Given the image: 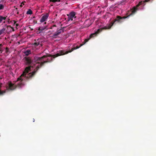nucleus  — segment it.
Returning <instances> with one entry per match:
<instances>
[{
  "mask_svg": "<svg viewBox=\"0 0 156 156\" xmlns=\"http://www.w3.org/2000/svg\"><path fill=\"white\" fill-rule=\"evenodd\" d=\"M25 60L24 62L27 65L29 66L26 67L23 73L20 76L18 79H20L22 76H24L27 80H29L33 77L36 73L38 69L40 68L39 64L37 66L36 68L34 69V71L32 72L27 74L30 71V69L34 68V64L30 58L29 57H25L24 58ZM35 65V64H34Z\"/></svg>",
  "mask_w": 156,
  "mask_h": 156,
  "instance_id": "1",
  "label": "nucleus"
},
{
  "mask_svg": "<svg viewBox=\"0 0 156 156\" xmlns=\"http://www.w3.org/2000/svg\"><path fill=\"white\" fill-rule=\"evenodd\" d=\"M55 55V54L54 55H49L48 56L50 57V58H48L47 60L45 61H44V59L47 57L46 55H44L41 57H36L35 58V62L36 63V64H39V66L40 68L43 66L44 63L52 62L53 60L52 58H54L52 55Z\"/></svg>",
  "mask_w": 156,
  "mask_h": 156,
  "instance_id": "2",
  "label": "nucleus"
},
{
  "mask_svg": "<svg viewBox=\"0 0 156 156\" xmlns=\"http://www.w3.org/2000/svg\"><path fill=\"white\" fill-rule=\"evenodd\" d=\"M20 77L17 78V82H18L16 85H15L14 84L12 83L11 82H9L8 83V89L11 90H13L15 89L16 87L18 88H21L23 87L25 83L23 81L26 80L24 76H22L20 79H18Z\"/></svg>",
  "mask_w": 156,
  "mask_h": 156,
  "instance_id": "3",
  "label": "nucleus"
},
{
  "mask_svg": "<svg viewBox=\"0 0 156 156\" xmlns=\"http://www.w3.org/2000/svg\"><path fill=\"white\" fill-rule=\"evenodd\" d=\"M89 40V39H85L84 41L83 42V43L81 44H80L79 46H76V47L74 48H72L71 50L67 51H65L64 50H59L58 52L55 55H52L54 58L58 56L63 55L65 54H67L69 53H70L73 51L74 50L78 49L81 46H83V45L84 44L87 42Z\"/></svg>",
  "mask_w": 156,
  "mask_h": 156,
  "instance_id": "4",
  "label": "nucleus"
},
{
  "mask_svg": "<svg viewBox=\"0 0 156 156\" xmlns=\"http://www.w3.org/2000/svg\"><path fill=\"white\" fill-rule=\"evenodd\" d=\"M128 17V16H127L121 17L119 16H117L116 19L108 24V27H107L108 29H110L114 24H116V23H121L124 21V19Z\"/></svg>",
  "mask_w": 156,
  "mask_h": 156,
  "instance_id": "5",
  "label": "nucleus"
},
{
  "mask_svg": "<svg viewBox=\"0 0 156 156\" xmlns=\"http://www.w3.org/2000/svg\"><path fill=\"white\" fill-rule=\"evenodd\" d=\"M106 29H108V28L107 26L101 27V28L98 29L95 33L91 34L90 35V37L88 39H90V38L94 37V36H96L98 34L101 32L102 30Z\"/></svg>",
  "mask_w": 156,
  "mask_h": 156,
  "instance_id": "6",
  "label": "nucleus"
},
{
  "mask_svg": "<svg viewBox=\"0 0 156 156\" xmlns=\"http://www.w3.org/2000/svg\"><path fill=\"white\" fill-rule=\"evenodd\" d=\"M76 13L74 12H72L70 13L69 15H67L68 16V20H73V18H76V17L75 16Z\"/></svg>",
  "mask_w": 156,
  "mask_h": 156,
  "instance_id": "7",
  "label": "nucleus"
},
{
  "mask_svg": "<svg viewBox=\"0 0 156 156\" xmlns=\"http://www.w3.org/2000/svg\"><path fill=\"white\" fill-rule=\"evenodd\" d=\"M49 16V14L46 13L45 15L43 16L41 18L40 21L43 23L47 20Z\"/></svg>",
  "mask_w": 156,
  "mask_h": 156,
  "instance_id": "8",
  "label": "nucleus"
},
{
  "mask_svg": "<svg viewBox=\"0 0 156 156\" xmlns=\"http://www.w3.org/2000/svg\"><path fill=\"white\" fill-rule=\"evenodd\" d=\"M34 41V42L33 45H34L35 46H37L40 44L41 40L39 39H38L37 40H35Z\"/></svg>",
  "mask_w": 156,
  "mask_h": 156,
  "instance_id": "9",
  "label": "nucleus"
},
{
  "mask_svg": "<svg viewBox=\"0 0 156 156\" xmlns=\"http://www.w3.org/2000/svg\"><path fill=\"white\" fill-rule=\"evenodd\" d=\"M40 24L41 26H40L39 27L38 30L41 31H42L43 30L45 29L46 28L47 26H42V25L44 24L43 23L42 24V23H41Z\"/></svg>",
  "mask_w": 156,
  "mask_h": 156,
  "instance_id": "10",
  "label": "nucleus"
},
{
  "mask_svg": "<svg viewBox=\"0 0 156 156\" xmlns=\"http://www.w3.org/2000/svg\"><path fill=\"white\" fill-rule=\"evenodd\" d=\"M137 10V8L135 7H133V8L132 9L131 13L127 16H128V17L130 16L133 15L136 12Z\"/></svg>",
  "mask_w": 156,
  "mask_h": 156,
  "instance_id": "11",
  "label": "nucleus"
},
{
  "mask_svg": "<svg viewBox=\"0 0 156 156\" xmlns=\"http://www.w3.org/2000/svg\"><path fill=\"white\" fill-rule=\"evenodd\" d=\"M150 0H145L144 1H141L137 5L138 7L140 5H145V2H149Z\"/></svg>",
  "mask_w": 156,
  "mask_h": 156,
  "instance_id": "12",
  "label": "nucleus"
},
{
  "mask_svg": "<svg viewBox=\"0 0 156 156\" xmlns=\"http://www.w3.org/2000/svg\"><path fill=\"white\" fill-rule=\"evenodd\" d=\"M59 33L57 31L55 33L53 34L51 37L53 38H56L59 35Z\"/></svg>",
  "mask_w": 156,
  "mask_h": 156,
  "instance_id": "13",
  "label": "nucleus"
},
{
  "mask_svg": "<svg viewBox=\"0 0 156 156\" xmlns=\"http://www.w3.org/2000/svg\"><path fill=\"white\" fill-rule=\"evenodd\" d=\"M24 53L25 54V56H28L29 55L31 54V51L30 50H28L24 52Z\"/></svg>",
  "mask_w": 156,
  "mask_h": 156,
  "instance_id": "14",
  "label": "nucleus"
},
{
  "mask_svg": "<svg viewBox=\"0 0 156 156\" xmlns=\"http://www.w3.org/2000/svg\"><path fill=\"white\" fill-rule=\"evenodd\" d=\"M1 87L2 86L0 85V96L3 95L6 92L5 90H1Z\"/></svg>",
  "mask_w": 156,
  "mask_h": 156,
  "instance_id": "15",
  "label": "nucleus"
},
{
  "mask_svg": "<svg viewBox=\"0 0 156 156\" xmlns=\"http://www.w3.org/2000/svg\"><path fill=\"white\" fill-rule=\"evenodd\" d=\"M5 28L3 27L2 29L0 30V35L5 33Z\"/></svg>",
  "mask_w": 156,
  "mask_h": 156,
  "instance_id": "16",
  "label": "nucleus"
},
{
  "mask_svg": "<svg viewBox=\"0 0 156 156\" xmlns=\"http://www.w3.org/2000/svg\"><path fill=\"white\" fill-rule=\"evenodd\" d=\"M57 30L58 31L60 34L64 32V30L62 28H61L59 29H58Z\"/></svg>",
  "mask_w": 156,
  "mask_h": 156,
  "instance_id": "17",
  "label": "nucleus"
},
{
  "mask_svg": "<svg viewBox=\"0 0 156 156\" xmlns=\"http://www.w3.org/2000/svg\"><path fill=\"white\" fill-rule=\"evenodd\" d=\"M33 12L30 9H29L27 12V14L31 15L32 14Z\"/></svg>",
  "mask_w": 156,
  "mask_h": 156,
  "instance_id": "18",
  "label": "nucleus"
},
{
  "mask_svg": "<svg viewBox=\"0 0 156 156\" xmlns=\"http://www.w3.org/2000/svg\"><path fill=\"white\" fill-rule=\"evenodd\" d=\"M61 0H49V2H60Z\"/></svg>",
  "mask_w": 156,
  "mask_h": 156,
  "instance_id": "19",
  "label": "nucleus"
},
{
  "mask_svg": "<svg viewBox=\"0 0 156 156\" xmlns=\"http://www.w3.org/2000/svg\"><path fill=\"white\" fill-rule=\"evenodd\" d=\"M4 5L1 4H0V10L4 8Z\"/></svg>",
  "mask_w": 156,
  "mask_h": 156,
  "instance_id": "20",
  "label": "nucleus"
},
{
  "mask_svg": "<svg viewBox=\"0 0 156 156\" xmlns=\"http://www.w3.org/2000/svg\"><path fill=\"white\" fill-rule=\"evenodd\" d=\"M7 27L8 28V27H10V28H11L12 29V31H14V29L13 28V27H12L10 25H8L7 26Z\"/></svg>",
  "mask_w": 156,
  "mask_h": 156,
  "instance_id": "21",
  "label": "nucleus"
},
{
  "mask_svg": "<svg viewBox=\"0 0 156 156\" xmlns=\"http://www.w3.org/2000/svg\"><path fill=\"white\" fill-rule=\"evenodd\" d=\"M3 20V19L2 18V16H0V23H1Z\"/></svg>",
  "mask_w": 156,
  "mask_h": 156,
  "instance_id": "22",
  "label": "nucleus"
},
{
  "mask_svg": "<svg viewBox=\"0 0 156 156\" xmlns=\"http://www.w3.org/2000/svg\"><path fill=\"white\" fill-rule=\"evenodd\" d=\"M2 46L3 45L2 44H0V50H3L2 48Z\"/></svg>",
  "mask_w": 156,
  "mask_h": 156,
  "instance_id": "23",
  "label": "nucleus"
},
{
  "mask_svg": "<svg viewBox=\"0 0 156 156\" xmlns=\"http://www.w3.org/2000/svg\"><path fill=\"white\" fill-rule=\"evenodd\" d=\"M2 18L3 20H5L6 19V17H4L2 16Z\"/></svg>",
  "mask_w": 156,
  "mask_h": 156,
  "instance_id": "24",
  "label": "nucleus"
},
{
  "mask_svg": "<svg viewBox=\"0 0 156 156\" xmlns=\"http://www.w3.org/2000/svg\"><path fill=\"white\" fill-rule=\"evenodd\" d=\"M6 53H7L8 52V48H6Z\"/></svg>",
  "mask_w": 156,
  "mask_h": 156,
  "instance_id": "25",
  "label": "nucleus"
},
{
  "mask_svg": "<svg viewBox=\"0 0 156 156\" xmlns=\"http://www.w3.org/2000/svg\"><path fill=\"white\" fill-rule=\"evenodd\" d=\"M23 3V2H22V3H21V4L20 5V6L21 7H22L23 6V5H22V3Z\"/></svg>",
  "mask_w": 156,
  "mask_h": 156,
  "instance_id": "26",
  "label": "nucleus"
},
{
  "mask_svg": "<svg viewBox=\"0 0 156 156\" xmlns=\"http://www.w3.org/2000/svg\"><path fill=\"white\" fill-rule=\"evenodd\" d=\"M3 51V50H0V53H2Z\"/></svg>",
  "mask_w": 156,
  "mask_h": 156,
  "instance_id": "27",
  "label": "nucleus"
},
{
  "mask_svg": "<svg viewBox=\"0 0 156 156\" xmlns=\"http://www.w3.org/2000/svg\"><path fill=\"white\" fill-rule=\"evenodd\" d=\"M17 9H17V8H16L15 9V10L16 11H17Z\"/></svg>",
  "mask_w": 156,
  "mask_h": 156,
  "instance_id": "28",
  "label": "nucleus"
},
{
  "mask_svg": "<svg viewBox=\"0 0 156 156\" xmlns=\"http://www.w3.org/2000/svg\"><path fill=\"white\" fill-rule=\"evenodd\" d=\"M16 26H17H17H18V24H16Z\"/></svg>",
  "mask_w": 156,
  "mask_h": 156,
  "instance_id": "29",
  "label": "nucleus"
},
{
  "mask_svg": "<svg viewBox=\"0 0 156 156\" xmlns=\"http://www.w3.org/2000/svg\"><path fill=\"white\" fill-rule=\"evenodd\" d=\"M46 22H45L44 24H46Z\"/></svg>",
  "mask_w": 156,
  "mask_h": 156,
  "instance_id": "30",
  "label": "nucleus"
},
{
  "mask_svg": "<svg viewBox=\"0 0 156 156\" xmlns=\"http://www.w3.org/2000/svg\"><path fill=\"white\" fill-rule=\"evenodd\" d=\"M17 14H19V12H17Z\"/></svg>",
  "mask_w": 156,
  "mask_h": 156,
  "instance_id": "31",
  "label": "nucleus"
},
{
  "mask_svg": "<svg viewBox=\"0 0 156 156\" xmlns=\"http://www.w3.org/2000/svg\"><path fill=\"white\" fill-rule=\"evenodd\" d=\"M40 45H41V46H42V44H40Z\"/></svg>",
  "mask_w": 156,
  "mask_h": 156,
  "instance_id": "32",
  "label": "nucleus"
},
{
  "mask_svg": "<svg viewBox=\"0 0 156 156\" xmlns=\"http://www.w3.org/2000/svg\"><path fill=\"white\" fill-rule=\"evenodd\" d=\"M33 122H34V119H33Z\"/></svg>",
  "mask_w": 156,
  "mask_h": 156,
  "instance_id": "33",
  "label": "nucleus"
},
{
  "mask_svg": "<svg viewBox=\"0 0 156 156\" xmlns=\"http://www.w3.org/2000/svg\"><path fill=\"white\" fill-rule=\"evenodd\" d=\"M53 26L54 27H56V26L55 25H54Z\"/></svg>",
  "mask_w": 156,
  "mask_h": 156,
  "instance_id": "34",
  "label": "nucleus"
},
{
  "mask_svg": "<svg viewBox=\"0 0 156 156\" xmlns=\"http://www.w3.org/2000/svg\"><path fill=\"white\" fill-rule=\"evenodd\" d=\"M22 4H23L24 5V3H22Z\"/></svg>",
  "mask_w": 156,
  "mask_h": 156,
  "instance_id": "35",
  "label": "nucleus"
}]
</instances>
